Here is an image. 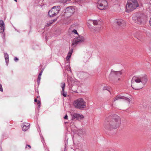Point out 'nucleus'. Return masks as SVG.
<instances>
[{
	"label": "nucleus",
	"instance_id": "nucleus-1",
	"mask_svg": "<svg viewBox=\"0 0 151 151\" xmlns=\"http://www.w3.org/2000/svg\"><path fill=\"white\" fill-rule=\"evenodd\" d=\"M121 123L120 117L113 114L106 118L104 124V129L107 130H111L119 128Z\"/></svg>",
	"mask_w": 151,
	"mask_h": 151
},
{
	"label": "nucleus",
	"instance_id": "nucleus-2",
	"mask_svg": "<svg viewBox=\"0 0 151 151\" xmlns=\"http://www.w3.org/2000/svg\"><path fill=\"white\" fill-rule=\"evenodd\" d=\"M147 81V77L146 75L134 76L132 80V87L135 89H141Z\"/></svg>",
	"mask_w": 151,
	"mask_h": 151
},
{
	"label": "nucleus",
	"instance_id": "nucleus-3",
	"mask_svg": "<svg viewBox=\"0 0 151 151\" xmlns=\"http://www.w3.org/2000/svg\"><path fill=\"white\" fill-rule=\"evenodd\" d=\"M121 71H112L109 77V81L113 83H118L121 80Z\"/></svg>",
	"mask_w": 151,
	"mask_h": 151
},
{
	"label": "nucleus",
	"instance_id": "nucleus-4",
	"mask_svg": "<svg viewBox=\"0 0 151 151\" xmlns=\"http://www.w3.org/2000/svg\"><path fill=\"white\" fill-rule=\"evenodd\" d=\"M139 5L136 0H128L126 6V11L129 12L136 9Z\"/></svg>",
	"mask_w": 151,
	"mask_h": 151
},
{
	"label": "nucleus",
	"instance_id": "nucleus-5",
	"mask_svg": "<svg viewBox=\"0 0 151 151\" xmlns=\"http://www.w3.org/2000/svg\"><path fill=\"white\" fill-rule=\"evenodd\" d=\"M86 102L82 98H79L74 101L73 105L74 107L78 109H82L86 107Z\"/></svg>",
	"mask_w": 151,
	"mask_h": 151
},
{
	"label": "nucleus",
	"instance_id": "nucleus-6",
	"mask_svg": "<svg viewBox=\"0 0 151 151\" xmlns=\"http://www.w3.org/2000/svg\"><path fill=\"white\" fill-rule=\"evenodd\" d=\"M60 9L59 6H55L53 7L49 12L48 14L50 17H53L57 15Z\"/></svg>",
	"mask_w": 151,
	"mask_h": 151
},
{
	"label": "nucleus",
	"instance_id": "nucleus-7",
	"mask_svg": "<svg viewBox=\"0 0 151 151\" xmlns=\"http://www.w3.org/2000/svg\"><path fill=\"white\" fill-rule=\"evenodd\" d=\"M97 6L101 10H104L107 7L108 3L106 0H99Z\"/></svg>",
	"mask_w": 151,
	"mask_h": 151
},
{
	"label": "nucleus",
	"instance_id": "nucleus-8",
	"mask_svg": "<svg viewBox=\"0 0 151 151\" xmlns=\"http://www.w3.org/2000/svg\"><path fill=\"white\" fill-rule=\"evenodd\" d=\"M131 96H122L121 95H118L114 98V101H118L120 99H122L126 100L128 103H129L131 101Z\"/></svg>",
	"mask_w": 151,
	"mask_h": 151
},
{
	"label": "nucleus",
	"instance_id": "nucleus-9",
	"mask_svg": "<svg viewBox=\"0 0 151 151\" xmlns=\"http://www.w3.org/2000/svg\"><path fill=\"white\" fill-rule=\"evenodd\" d=\"M75 12L74 7L70 6L66 8L65 12V14L67 17L71 16Z\"/></svg>",
	"mask_w": 151,
	"mask_h": 151
},
{
	"label": "nucleus",
	"instance_id": "nucleus-10",
	"mask_svg": "<svg viewBox=\"0 0 151 151\" xmlns=\"http://www.w3.org/2000/svg\"><path fill=\"white\" fill-rule=\"evenodd\" d=\"M85 40V39L83 36H79L78 37L74 40L73 42L72 45H73L75 44H78V42H84Z\"/></svg>",
	"mask_w": 151,
	"mask_h": 151
},
{
	"label": "nucleus",
	"instance_id": "nucleus-11",
	"mask_svg": "<svg viewBox=\"0 0 151 151\" xmlns=\"http://www.w3.org/2000/svg\"><path fill=\"white\" fill-rule=\"evenodd\" d=\"M72 120L76 119L81 120L84 118V116L79 114L74 113L72 115Z\"/></svg>",
	"mask_w": 151,
	"mask_h": 151
},
{
	"label": "nucleus",
	"instance_id": "nucleus-12",
	"mask_svg": "<svg viewBox=\"0 0 151 151\" xmlns=\"http://www.w3.org/2000/svg\"><path fill=\"white\" fill-rule=\"evenodd\" d=\"M132 19L136 23L138 24H141L143 20L140 17L134 16L132 17Z\"/></svg>",
	"mask_w": 151,
	"mask_h": 151
},
{
	"label": "nucleus",
	"instance_id": "nucleus-13",
	"mask_svg": "<svg viewBox=\"0 0 151 151\" xmlns=\"http://www.w3.org/2000/svg\"><path fill=\"white\" fill-rule=\"evenodd\" d=\"M115 23L120 26H124L125 25V22L122 19H117L115 21Z\"/></svg>",
	"mask_w": 151,
	"mask_h": 151
},
{
	"label": "nucleus",
	"instance_id": "nucleus-14",
	"mask_svg": "<svg viewBox=\"0 0 151 151\" xmlns=\"http://www.w3.org/2000/svg\"><path fill=\"white\" fill-rule=\"evenodd\" d=\"M29 124L28 123H24L23 126L22 127V130L24 131H26L29 128Z\"/></svg>",
	"mask_w": 151,
	"mask_h": 151
},
{
	"label": "nucleus",
	"instance_id": "nucleus-15",
	"mask_svg": "<svg viewBox=\"0 0 151 151\" xmlns=\"http://www.w3.org/2000/svg\"><path fill=\"white\" fill-rule=\"evenodd\" d=\"M73 49H71V50L69 51V52H68V55L66 57V59L67 60H69V59H70L71 55L72 54V53L73 52Z\"/></svg>",
	"mask_w": 151,
	"mask_h": 151
},
{
	"label": "nucleus",
	"instance_id": "nucleus-16",
	"mask_svg": "<svg viewBox=\"0 0 151 151\" xmlns=\"http://www.w3.org/2000/svg\"><path fill=\"white\" fill-rule=\"evenodd\" d=\"M94 28H95V29H93L94 31L95 32H99L101 29V26L100 24H98L97 26L96 27H94Z\"/></svg>",
	"mask_w": 151,
	"mask_h": 151
},
{
	"label": "nucleus",
	"instance_id": "nucleus-17",
	"mask_svg": "<svg viewBox=\"0 0 151 151\" xmlns=\"http://www.w3.org/2000/svg\"><path fill=\"white\" fill-rule=\"evenodd\" d=\"M4 58L6 61V63L8 64L9 62V56L7 53L4 54Z\"/></svg>",
	"mask_w": 151,
	"mask_h": 151
},
{
	"label": "nucleus",
	"instance_id": "nucleus-18",
	"mask_svg": "<svg viewBox=\"0 0 151 151\" xmlns=\"http://www.w3.org/2000/svg\"><path fill=\"white\" fill-rule=\"evenodd\" d=\"M91 22H92L93 23V24L94 25H98V21L96 20H95L93 21H90V22L91 23Z\"/></svg>",
	"mask_w": 151,
	"mask_h": 151
},
{
	"label": "nucleus",
	"instance_id": "nucleus-19",
	"mask_svg": "<svg viewBox=\"0 0 151 151\" xmlns=\"http://www.w3.org/2000/svg\"><path fill=\"white\" fill-rule=\"evenodd\" d=\"M65 86V83L64 82H62L61 84V87L62 88V90H63V91L64 90Z\"/></svg>",
	"mask_w": 151,
	"mask_h": 151
},
{
	"label": "nucleus",
	"instance_id": "nucleus-20",
	"mask_svg": "<svg viewBox=\"0 0 151 151\" xmlns=\"http://www.w3.org/2000/svg\"><path fill=\"white\" fill-rule=\"evenodd\" d=\"M4 30V26H0V32L2 33Z\"/></svg>",
	"mask_w": 151,
	"mask_h": 151
},
{
	"label": "nucleus",
	"instance_id": "nucleus-21",
	"mask_svg": "<svg viewBox=\"0 0 151 151\" xmlns=\"http://www.w3.org/2000/svg\"><path fill=\"white\" fill-rule=\"evenodd\" d=\"M110 88L108 86H104L103 88V90H107L110 92Z\"/></svg>",
	"mask_w": 151,
	"mask_h": 151
},
{
	"label": "nucleus",
	"instance_id": "nucleus-22",
	"mask_svg": "<svg viewBox=\"0 0 151 151\" xmlns=\"http://www.w3.org/2000/svg\"><path fill=\"white\" fill-rule=\"evenodd\" d=\"M52 23V21H50L49 23H48L47 25H45V26L47 27L49 26Z\"/></svg>",
	"mask_w": 151,
	"mask_h": 151
},
{
	"label": "nucleus",
	"instance_id": "nucleus-23",
	"mask_svg": "<svg viewBox=\"0 0 151 151\" xmlns=\"http://www.w3.org/2000/svg\"><path fill=\"white\" fill-rule=\"evenodd\" d=\"M0 26H4V22L2 20L0 21Z\"/></svg>",
	"mask_w": 151,
	"mask_h": 151
},
{
	"label": "nucleus",
	"instance_id": "nucleus-24",
	"mask_svg": "<svg viewBox=\"0 0 151 151\" xmlns=\"http://www.w3.org/2000/svg\"><path fill=\"white\" fill-rule=\"evenodd\" d=\"M62 92H63L62 94H63V96L64 97H66V96H67L66 93H65L64 92V90L63 91V90H62Z\"/></svg>",
	"mask_w": 151,
	"mask_h": 151
},
{
	"label": "nucleus",
	"instance_id": "nucleus-25",
	"mask_svg": "<svg viewBox=\"0 0 151 151\" xmlns=\"http://www.w3.org/2000/svg\"><path fill=\"white\" fill-rule=\"evenodd\" d=\"M72 32L73 33H74L75 34H77L78 33L77 32V31L76 30V29H73V31H72Z\"/></svg>",
	"mask_w": 151,
	"mask_h": 151
},
{
	"label": "nucleus",
	"instance_id": "nucleus-26",
	"mask_svg": "<svg viewBox=\"0 0 151 151\" xmlns=\"http://www.w3.org/2000/svg\"><path fill=\"white\" fill-rule=\"evenodd\" d=\"M0 91L1 92H3L2 87L1 84H0Z\"/></svg>",
	"mask_w": 151,
	"mask_h": 151
},
{
	"label": "nucleus",
	"instance_id": "nucleus-27",
	"mask_svg": "<svg viewBox=\"0 0 151 151\" xmlns=\"http://www.w3.org/2000/svg\"><path fill=\"white\" fill-rule=\"evenodd\" d=\"M41 76H40V75H39L38 78H37V81L38 82H40V79H41Z\"/></svg>",
	"mask_w": 151,
	"mask_h": 151
},
{
	"label": "nucleus",
	"instance_id": "nucleus-28",
	"mask_svg": "<svg viewBox=\"0 0 151 151\" xmlns=\"http://www.w3.org/2000/svg\"><path fill=\"white\" fill-rule=\"evenodd\" d=\"M27 146L29 147V148L28 149H30L31 148V146L29 145H26V148H27Z\"/></svg>",
	"mask_w": 151,
	"mask_h": 151
},
{
	"label": "nucleus",
	"instance_id": "nucleus-29",
	"mask_svg": "<svg viewBox=\"0 0 151 151\" xmlns=\"http://www.w3.org/2000/svg\"><path fill=\"white\" fill-rule=\"evenodd\" d=\"M40 104H41L40 101H38V102H37V104L38 105V106L39 107L40 106Z\"/></svg>",
	"mask_w": 151,
	"mask_h": 151
},
{
	"label": "nucleus",
	"instance_id": "nucleus-30",
	"mask_svg": "<svg viewBox=\"0 0 151 151\" xmlns=\"http://www.w3.org/2000/svg\"><path fill=\"white\" fill-rule=\"evenodd\" d=\"M67 1V0H63L62 2L63 3H66Z\"/></svg>",
	"mask_w": 151,
	"mask_h": 151
},
{
	"label": "nucleus",
	"instance_id": "nucleus-31",
	"mask_svg": "<svg viewBox=\"0 0 151 151\" xmlns=\"http://www.w3.org/2000/svg\"><path fill=\"white\" fill-rule=\"evenodd\" d=\"M14 60L15 61H17L18 60V59L17 58V57H15L14 58Z\"/></svg>",
	"mask_w": 151,
	"mask_h": 151
},
{
	"label": "nucleus",
	"instance_id": "nucleus-32",
	"mask_svg": "<svg viewBox=\"0 0 151 151\" xmlns=\"http://www.w3.org/2000/svg\"><path fill=\"white\" fill-rule=\"evenodd\" d=\"M68 117V116L67 115H66L64 117V119H67Z\"/></svg>",
	"mask_w": 151,
	"mask_h": 151
},
{
	"label": "nucleus",
	"instance_id": "nucleus-33",
	"mask_svg": "<svg viewBox=\"0 0 151 151\" xmlns=\"http://www.w3.org/2000/svg\"><path fill=\"white\" fill-rule=\"evenodd\" d=\"M42 72H43V71L42 70L40 73H39V75H40V76H41L42 75Z\"/></svg>",
	"mask_w": 151,
	"mask_h": 151
},
{
	"label": "nucleus",
	"instance_id": "nucleus-34",
	"mask_svg": "<svg viewBox=\"0 0 151 151\" xmlns=\"http://www.w3.org/2000/svg\"><path fill=\"white\" fill-rule=\"evenodd\" d=\"M56 20H57L56 19H55L53 20H51V21H52V23H53V22L56 21Z\"/></svg>",
	"mask_w": 151,
	"mask_h": 151
},
{
	"label": "nucleus",
	"instance_id": "nucleus-35",
	"mask_svg": "<svg viewBox=\"0 0 151 151\" xmlns=\"http://www.w3.org/2000/svg\"><path fill=\"white\" fill-rule=\"evenodd\" d=\"M34 101H35V102H37V99H35Z\"/></svg>",
	"mask_w": 151,
	"mask_h": 151
},
{
	"label": "nucleus",
	"instance_id": "nucleus-36",
	"mask_svg": "<svg viewBox=\"0 0 151 151\" xmlns=\"http://www.w3.org/2000/svg\"><path fill=\"white\" fill-rule=\"evenodd\" d=\"M150 25L151 26V18H150Z\"/></svg>",
	"mask_w": 151,
	"mask_h": 151
},
{
	"label": "nucleus",
	"instance_id": "nucleus-37",
	"mask_svg": "<svg viewBox=\"0 0 151 151\" xmlns=\"http://www.w3.org/2000/svg\"><path fill=\"white\" fill-rule=\"evenodd\" d=\"M16 2H17V0H14Z\"/></svg>",
	"mask_w": 151,
	"mask_h": 151
},
{
	"label": "nucleus",
	"instance_id": "nucleus-38",
	"mask_svg": "<svg viewBox=\"0 0 151 151\" xmlns=\"http://www.w3.org/2000/svg\"><path fill=\"white\" fill-rule=\"evenodd\" d=\"M109 151H113V150H109Z\"/></svg>",
	"mask_w": 151,
	"mask_h": 151
}]
</instances>
